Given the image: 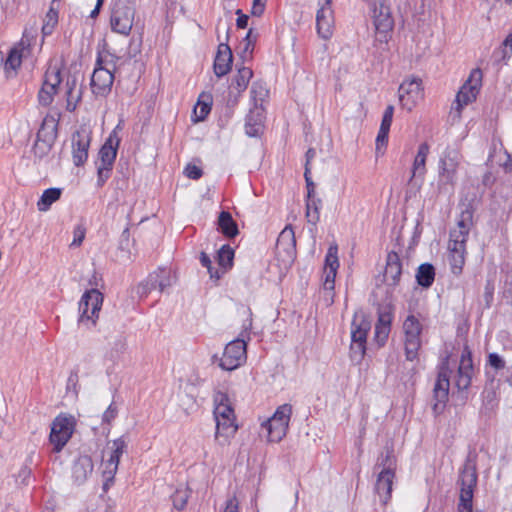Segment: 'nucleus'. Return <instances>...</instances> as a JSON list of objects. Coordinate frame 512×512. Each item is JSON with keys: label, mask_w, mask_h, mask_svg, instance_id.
Instances as JSON below:
<instances>
[{"label": "nucleus", "mask_w": 512, "mask_h": 512, "mask_svg": "<svg viewBox=\"0 0 512 512\" xmlns=\"http://www.w3.org/2000/svg\"><path fill=\"white\" fill-rule=\"evenodd\" d=\"M58 128V118L53 115H47L42 122L39 134L45 133L47 136L55 137Z\"/></svg>", "instance_id": "c03bdc74"}, {"label": "nucleus", "mask_w": 512, "mask_h": 512, "mask_svg": "<svg viewBox=\"0 0 512 512\" xmlns=\"http://www.w3.org/2000/svg\"><path fill=\"white\" fill-rule=\"evenodd\" d=\"M94 469L93 460L88 455H80L73 462L71 475L75 484L82 485L92 475Z\"/></svg>", "instance_id": "4be33fe9"}, {"label": "nucleus", "mask_w": 512, "mask_h": 512, "mask_svg": "<svg viewBox=\"0 0 512 512\" xmlns=\"http://www.w3.org/2000/svg\"><path fill=\"white\" fill-rule=\"evenodd\" d=\"M86 230L82 226H77L74 229V239L71 242L70 246L78 247L81 245L85 238Z\"/></svg>", "instance_id": "680f3d73"}, {"label": "nucleus", "mask_w": 512, "mask_h": 512, "mask_svg": "<svg viewBox=\"0 0 512 512\" xmlns=\"http://www.w3.org/2000/svg\"><path fill=\"white\" fill-rule=\"evenodd\" d=\"M503 46L504 48L499 52L501 54L499 61L506 65L512 56V31L504 39Z\"/></svg>", "instance_id": "5fc2aeb1"}, {"label": "nucleus", "mask_w": 512, "mask_h": 512, "mask_svg": "<svg viewBox=\"0 0 512 512\" xmlns=\"http://www.w3.org/2000/svg\"><path fill=\"white\" fill-rule=\"evenodd\" d=\"M488 363L491 367L495 368L496 370H500L505 367V361L497 353L489 354Z\"/></svg>", "instance_id": "052dcab7"}, {"label": "nucleus", "mask_w": 512, "mask_h": 512, "mask_svg": "<svg viewBox=\"0 0 512 512\" xmlns=\"http://www.w3.org/2000/svg\"><path fill=\"white\" fill-rule=\"evenodd\" d=\"M482 395L485 408L492 411L497 406V394L493 387V381H491L490 387H485Z\"/></svg>", "instance_id": "49530a36"}, {"label": "nucleus", "mask_w": 512, "mask_h": 512, "mask_svg": "<svg viewBox=\"0 0 512 512\" xmlns=\"http://www.w3.org/2000/svg\"><path fill=\"white\" fill-rule=\"evenodd\" d=\"M217 231L228 239H232L239 234L238 226H217Z\"/></svg>", "instance_id": "bf43d9fd"}, {"label": "nucleus", "mask_w": 512, "mask_h": 512, "mask_svg": "<svg viewBox=\"0 0 512 512\" xmlns=\"http://www.w3.org/2000/svg\"><path fill=\"white\" fill-rule=\"evenodd\" d=\"M62 82L61 66L58 63L50 62L43 78V83L51 85L59 90V85Z\"/></svg>", "instance_id": "c9c22d12"}, {"label": "nucleus", "mask_w": 512, "mask_h": 512, "mask_svg": "<svg viewBox=\"0 0 512 512\" xmlns=\"http://www.w3.org/2000/svg\"><path fill=\"white\" fill-rule=\"evenodd\" d=\"M253 76V71L249 67H241L237 70V74L232 79L231 89H236L238 95L244 92Z\"/></svg>", "instance_id": "473e14b6"}, {"label": "nucleus", "mask_w": 512, "mask_h": 512, "mask_svg": "<svg viewBox=\"0 0 512 512\" xmlns=\"http://www.w3.org/2000/svg\"><path fill=\"white\" fill-rule=\"evenodd\" d=\"M247 345L243 339H235L229 342L223 352V356L219 358V366L223 370L232 371L238 368L247 358ZM213 362L218 360L217 355L212 357Z\"/></svg>", "instance_id": "9d476101"}, {"label": "nucleus", "mask_w": 512, "mask_h": 512, "mask_svg": "<svg viewBox=\"0 0 512 512\" xmlns=\"http://www.w3.org/2000/svg\"><path fill=\"white\" fill-rule=\"evenodd\" d=\"M266 0H253L251 13L254 16H261L265 10Z\"/></svg>", "instance_id": "69168bd1"}, {"label": "nucleus", "mask_w": 512, "mask_h": 512, "mask_svg": "<svg viewBox=\"0 0 512 512\" xmlns=\"http://www.w3.org/2000/svg\"><path fill=\"white\" fill-rule=\"evenodd\" d=\"M200 262L202 266L207 268L212 279L219 280L224 274V271H220L219 269H215L212 267V261L210 257L204 252L201 253Z\"/></svg>", "instance_id": "603ef678"}, {"label": "nucleus", "mask_w": 512, "mask_h": 512, "mask_svg": "<svg viewBox=\"0 0 512 512\" xmlns=\"http://www.w3.org/2000/svg\"><path fill=\"white\" fill-rule=\"evenodd\" d=\"M269 96V90L263 82L256 81L252 84L250 97L253 104L252 108L264 107V103Z\"/></svg>", "instance_id": "f704fd0d"}, {"label": "nucleus", "mask_w": 512, "mask_h": 512, "mask_svg": "<svg viewBox=\"0 0 512 512\" xmlns=\"http://www.w3.org/2000/svg\"><path fill=\"white\" fill-rule=\"evenodd\" d=\"M396 466L397 459L394 454L393 445L386 444L376 460L374 470L381 469L379 472L395 473Z\"/></svg>", "instance_id": "c756f323"}, {"label": "nucleus", "mask_w": 512, "mask_h": 512, "mask_svg": "<svg viewBox=\"0 0 512 512\" xmlns=\"http://www.w3.org/2000/svg\"><path fill=\"white\" fill-rule=\"evenodd\" d=\"M58 23V12L50 8L48 12L46 13L44 24L42 26V33L44 36L50 35L56 24Z\"/></svg>", "instance_id": "a18cd8bd"}, {"label": "nucleus", "mask_w": 512, "mask_h": 512, "mask_svg": "<svg viewBox=\"0 0 512 512\" xmlns=\"http://www.w3.org/2000/svg\"><path fill=\"white\" fill-rule=\"evenodd\" d=\"M402 274V263L399 255L391 251L387 255L386 266L384 270V281L387 285L395 287L400 282V277Z\"/></svg>", "instance_id": "b1692460"}, {"label": "nucleus", "mask_w": 512, "mask_h": 512, "mask_svg": "<svg viewBox=\"0 0 512 512\" xmlns=\"http://www.w3.org/2000/svg\"><path fill=\"white\" fill-rule=\"evenodd\" d=\"M394 478L395 473L379 472L377 475L374 492L382 505H386L391 498Z\"/></svg>", "instance_id": "a878e982"}, {"label": "nucleus", "mask_w": 512, "mask_h": 512, "mask_svg": "<svg viewBox=\"0 0 512 512\" xmlns=\"http://www.w3.org/2000/svg\"><path fill=\"white\" fill-rule=\"evenodd\" d=\"M265 108H250L246 116L245 132L250 137L258 136L264 129Z\"/></svg>", "instance_id": "393cba45"}, {"label": "nucleus", "mask_w": 512, "mask_h": 512, "mask_svg": "<svg viewBox=\"0 0 512 512\" xmlns=\"http://www.w3.org/2000/svg\"><path fill=\"white\" fill-rule=\"evenodd\" d=\"M461 492L458 512H472L473 491L477 483L476 462L472 455H468L460 471Z\"/></svg>", "instance_id": "39448f33"}, {"label": "nucleus", "mask_w": 512, "mask_h": 512, "mask_svg": "<svg viewBox=\"0 0 512 512\" xmlns=\"http://www.w3.org/2000/svg\"><path fill=\"white\" fill-rule=\"evenodd\" d=\"M90 137L86 133L76 132L72 137V157L76 166L83 165L88 158Z\"/></svg>", "instance_id": "5701e85b"}, {"label": "nucleus", "mask_w": 512, "mask_h": 512, "mask_svg": "<svg viewBox=\"0 0 512 512\" xmlns=\"http://www.w3.org/2000/svg\"><path fill=\"white\" fill-rule=\"evenodd\" d=\"M469 235V226H457L450 231L448 244V261L453 274L459 275L465 264L466 241Z\"/></svg>", "instance_id": "20e7f679"}, {"label": "nucleus", "mask_w": 512, "mask_h": 512, "mask_svg": "<svg viewBox=\"0 0 512 512\" xmlns=\"http://www.w3.org/2000/svg\"><path fill=\"white\" fill-rule=\"evenodd\" d=\"M189 492L187 489H177L172 495L173 506L177 510H183L187 504Z\"/></svg>", "instance_id": "09e8293b"}, {"label": "nucleus", "mask_w": 512, "mask_h": 512, "mask_svg": "<svg viewBox=\"0 0 512 512\" xmlns=\"http://www.w3.org/2000/svg\"><path fill=\"white\" fill-rule=\"evenodd\" d=\"M117 413L118 411L114 404H110L107 410L103 413V422L110 424L116 418Z\"/></svg>", "instance_id": "0e129e2a"}, {"label": "nucleus", "mask_w": 512, "mask_h": 512, "mask_svg": "<svg viewBox=\"0 0 512 512\" xmlns=\"http://www.w3.org/2000/svg\"><path fill=\"white\" fill-rule=\"evenodd\" d=\"M35 35H36V28H26L23 32V36H22V39H21V42L20 44L21 45H27V46H30L32 41L34 40L35 38Z\"/></svg>", "instance_id": "e2e57ef3"}, {"label": "nucleus", "mask_w": 512, "mask_h": 512, "mask_svg": "<svg viewBox=\"0 0 512 512\" xmlns=\"http://www.w3.org/2000/svg\"><path fill=\"white\" fill-rule=\"evenodd\" d=\"M224 512H238V503L236 498H230L226 501Z\"/></svg>", "instance_id": "774afa93"}, {"label": "nucleus", "mask_w": 512, "mask_h": 512, "mask_svg": "<svg viewBox=\"0 0 512 512\" xmlns=\"http://www.w3.org/2000/svg\"><path fill=\"white\" fill-rule=\"evenodd\" d=\"M483 73L481 69L475 68L470 72L468 79L461 86L452 104L449 119L452 124L460 121L462 110L465 106L476 100L482 86Z\"/></svg>", "instance_id": "f03ea898"}, {"label": "nucleus", "mask_w": 512, "mask_h": 512, "mask_svg": "<svg viewBox=\"0 0 512 512\" xmlns=\"http://www.w3.org/2000/svg\"><path fill=\"white\" fill-rule=\"evenodd\" d=\"M366 352V344L351 341L350 359L355 363H360Z\"/></svg>", "instance_id": "8fccbe9b"}, {"label": "nucleus", "mask_w": 512, "mask_h": 512, "mask_svg": "<svg viewBox=\"0 0 512 512\" xmlns=\"http://www.w3.org/2000/svg\"><path fill=\"white\" fill-rule=\"evenodd\" d=\"M127 448V442L124 437H120L115 439L112 442V452L105 464V469L103 471V476L105 478V483L103 484V489L107 490L109 487V482H112L114 476L117 472L118 465L120 462V457L123 455Z\"/></svg>", "instance_id": "aec40b11"}, {"label": "nucleus", "mask_w": 512, "mask_h": 512, "mask_svg": "<svg viewBox=\"0 0 512 512\" xmlns=\"http://www.w3.org/2000/svg\"><path fill=\"white\" fill-rule=\"evenodd\" d=\"M422 180H423V178H421V180H419V178H412V175L410 176V179L408 181L407 188L405 191V199L406 200H409V199L415 197L419 193L421 186H422Z\"/></svg>", "instance_id": "864d4df0"}, {"label": "nucleus", "mask_w": 512, "mask_h": 512, "mask_svg": "<svg viewBox=\"0 0 512 512\" xmlns=\"http://www.w3.org/2000/svg\"><path fill=\"white\" fill-rule=\"evenodd\" d=\"M234 250L229 245H223L217 252V262L221 271L226 272L233 266Z\"/></svg>", "instance_id": "58836bf2"}, {"label": "nucleus", "mask_w": 512, "mask_h": 512, "mask_svg": "<svg viewBox=\"0 0 512 512\" xmlns=\"http://www.w3.org/2000/svg\"><path fill=\"white\" fill-rule=\"evenodd\" d=\"M398 92L401 106L411 111L424 98L421 78L411 77L405 79L401 83Z\"/></svg>", "instance_id": "dca6fc26"}, {"label": "nucleus", "mask_w": 512, "mask_h": 512, "mask_svg": "<svg viewBox=\"0 0 512 512\" xmlns=\"http://www.w3.org/2000/svg\"><path fill=\"white\" fill-rule=\"evenodd\" d=\"M236 14L238 15L236 19V26L240 29H244L248 25L249 17L242 13L241 10H237Z\"/></svg>", "instance_id": "338daca9"}, {"label": "nucleus", "mask_w": 512, "mask_h": 512, "mask_svg": "<svg viewBox=\"0 0 512 512\" xmlns=\"http://www.w3.org/2000/svg\"><path fill=\"white\" fill-rule=\"evenodd\" d=\"M232 51L227 44L221 43L218 46L214 60V72L218 77L226 75L231 70Z\"/></svg>", "instance_id": "bb28decb"}, {"label": "nucleus", "mask_w": 512, "mask_h": 512, "mask_svg": "<svg viewBox=\"0 0 512 512\" xmlns=\"http://www.w3.org/2000/svg\"><path fill=\"white\" fill-rule=\"evenodd\" d=\"M474 374V366L472 361V353L468 346H465L457 371L455 386L461 396L462 401L467 400V390L471 385L472 377Z\"/></svg>", "instance_id": "f3484780"}, {"label": "nucleus", "mask_w": 512, "mask_h": 512, "mask_svg": "<svg viewBox=\"0 0 512 512\" xmlns=\"http://www.w3.org/2000/svg\"><path fill=\"white\" fill-rule=\"evenodd\" d=\"M66 109L74 111L82 97V87L75 76H69L65 82Z\"/></svg>", "instance_id": "cd10ccee"}, {"label": "nucleus", "mask_w": 512, "mask_h": 512, "mask_svg": "<svg viewBox=\"0 0 512 512\" xmlns=\"http://www.w3.org/2000/svg\"><path fill=\"white\" fill-rule=\"evenodd\" d=\"M22 63V54L18 48H13L10 50L5 63L4 68L7 73L15 72Z\"/></svg>", "instance_id": "79ce46f5"}, {"label": "nucleus", "mask_w": 512, "mask_h": 512, "mask_svg": "<svg viewBox=\"0 0 512 512\" xmlns=\"http://www.w3.org/2000/svg\"><path fill=\"white\" fill-rule=\"evenodd\" d=\"M158 274V291L160 293L164 292L166 288L172 285V278L170 275V271L165 268H159L157 270Z\"/></svg>", "instance_id": "3c124183"}, {"label": "nucleus", "mask_w": 512, "mask_h": 512, "mask_svg": "<svg viewBox=\"0 0 512 512\" xmlns=\"http://www.w3.org/2000/svg\"><path fill=\"white\" fill-rule=\"evenodd\" d=\"M463 157L458 149L447 148L439 160V181L454 186Z\"/></svg>", "instance_id": "9b49d317"}, {"label": "nucleus", "mask_w": 512, "mask_h": 512, "mask_svg": "<svg viewBox=\"0 0 512 512\" xmlns=\"http://www.w3.org/2000/svg\"><path fill=\"white\" fill-rule=\"evenodd\" d=\"M435 279V268L430 263H423L418 267L416 273L417 283L423 288L432 286Z\"/></svg>", "instance_id": "72a5a7b5"}, {"label": "nucleus", "mask_w": 512, "mask_h": 512, "mask_svg": "<svg viewBox=\"0 0 512 512\" xmlns=\"http://www.w3.org/2000/svg\"><path fill=\"white\" fill-rule=\"evenodd\" d=\"M74 431V418L67 415L57 416L51 425L50 443L55 452H60L67 444Z\"/></svg>", "instance_id": "4468645a"}, {"label": "nucleus", "mask_w": 512, "mask_h": 512, "mask_svg": "<svg viewBox=\"0 0 512 512\" xmlns=\"http://www.w3.org/2000/svg\"><path fill=\"white\" fill-rule=\"evenodd\" d=\"M429 152L430 146L428 143L423 142L419 145L411 168L412 178H423L426 174V161Z\"/></svg>", "instance_id": "7c9ffc66"}, {"label": "nucleus", "mask_w": 512, "mask_h": 512, "mask_svg": "<svg viewBox=\"0 0 512 512\" xmlns=\"http://www.w3.org/2000/svg\"><path fill=\"white\" fill-rule=\"evenodd\" d=\"M292 415V406L283 404L277 408L272 417H270L262 426L267 430V437L270 442H280L286 435L290 418Z\"/></svg>", "instance_id": "1a4fd4ad"}, {"label": "nucleus", "mask_w": 512, "mask_h": 512, "mask_svg": "<svg viewBox=\"0 0 512 512\" xmlns=\"http://www.w3.org/2000/svg\"><path fill=\"white\" fill-rule=\"evenodd\" d=\"M256 41H257V34H254L253 30L249 29L246 37L243 40V42H244L243 52L251 54L254 49V45H255Z\"/></svg>", "instance_id": "6e6d98bb"}, {"label": "nucleus", "mask_w": 512, "mask_h": 512, "mask_svg": "<svg viewBox=\"0 0 512 512\" xmlns=\"http://www.w3.org/2000/svg\"><path fill=\"white\" fill-rule=\"evenodd\" d=\"M61 194L62 189L60 188L46 189L37 202L38 209L40 211H47L54 202L60 199Z\"/></svg>", "instance_id": "e433bc0d"}, {"label": "nucleus", "mask_w": 512, "mask_h": 512, "mask_svg": "<svg viewBox=\"0 0 512 512\" xmlns=\"http://www.w3.org/2000/svg\"><path fill=\"white\" fill-rule=\"evenodd\" d=\"M389 131L379 129L376 137V152L379 153L388 143Z\"/></svg>", "instance_id": "13d9d810"}, {"label": "nucleus", "mask_w": 512, "mask_h": 512, "mask_svg": "<svg viewBox=\"0 0 512 512\" xmlns=\"http://www.w3.org/2000/svg\"><path fill=\"white\" fill-rule=\"evenodd\" d=\"M58 93V89L52 87L51 85H46L42 83V87L38 93V101L42 106H49L52 104L54 100V96Z\"/></svg>", "instance_id": "37998d69"}, {"label": "nucleus", "mask_w": 512, "mask_h": 512, "mask_svg": "<svg viewBox=\"0 0 512 512\" xmlns=\"http://www.w3.org/2000/svg\"><path fill=\"white\" fill-rule=\"evenodd\" d=\"M135 11L132 7L117 4L115 5L110 19L111 28L114 32L128 36L134 22Z\"/></svg>", "instance_id": "a211bd4d"}, {"label": "nucleus", "mask_w": 512, "mask_h": 512, "mask_svg": "<svg viewBox=\"0 0 512 512\" xmlns=\"http://www.w3.org/2000/svg\"><path fill=\"white\" fill-rule=\"evenodd\" d=\"M332 0H319V9L316 13V29L318 35L328 40L333 35L334 12L331 6Z\"/></svg>", "instance_id": "6ab92c4d"}, {"label": "nucleus", "mask_w": 512, "mask_h": 512, "mask_svg": "<svg viewBox=\"0 0 512 512\" xmlns=\"http://www.w3.org/2000/svg\"><path fill=\"white\" fill-rule=\"evenodd\" d=\"M114 69L113 55L99 53L90 83L92 93L96 97H106L111 92L114 82Z\"/></svg>", "instance_id": "7ed1b4c3"}, {"label": "nucleus", "mask_w": 512, "mask_h": 512, "mask_svg": "<svg viewBox=\"0 0 512 512\" xmlns=\"http://www.w3.org/2000/svg\"><path fill=\"white\" fill-rule=\"evenodd\" d=\"M102 303L103 294L99 290H87L79 301V323L91 322L92 325H95Z\"/></svg>", "instance_id": "ddd939ff"}, {"label": "nucleus", "mask_w": 512, "mask_h": 512, "mask_svg": "<svg viewBox=\"0 0 512 512\" xmlns=\"http://www.w3.org/2000/svg\"><path fill=\"white\" fill-rule=\"evenodd\" d=\"M293 226H285L276 241V261L280 273L287 272L296 258V237Z\"/></svg>", "instance_id": "423d86ee"}, {"label": "nucleus", "mask_w": 512, "mask_h": 512, "mask_svg": "<svg viewBox=\"0 0 512 512\" xmlns=\"http://www.w3.org/2000/svg\"><path fill=\"white\" fill-rule=\"evenodd\" d=\"M451 373L449 359L446 357L439 367L438 376L433 389L435 403L432 408L435 414L441 413L448 401Z\"/></svg>", "instance_id": "f8f14e48"}, {"label": "nucleus", "mask_w": 512, "mask_h": 512, "mask_svg": "<svg viewBox=\"0 0 512 512\" xmlns=\"http://www.w3.org/2000/svg\"><path fill=\"white\" fill-rule=\"evenodd\" d=\"M212 98L209 94H201L194 107L196 121L204 120L211 111Z\"/></svg>", "instance_id": "4c0bfd02"}, {"label": "nucleus", "mask_w": 512, "mask_h": 512, "mask_svg": "<svg viewBox=\"0 0 512 512\" xmlns=\"http://www.w3.org/2000/svg\"><path fill=\"white\" fill-rule=\"evenodd\" d=\"M403 330L405 333V356L408 361H413L418 357L421 347L422 326L414 315H409L403 323Z\"/></svg>", "instance_id": "2eb2a0df"}, {"label": "nucleus", "mask_w": 512, "mask_h": 512, "mask_svg": "<svg viewBox=\"0 0 512 512\" xmlns=\"http://www.w3.org/2000/svg\"><path fill=\"white\" fill-rule=\"evenodd\" d=\"M120 141L121 139L116 129H114L99 151L100 163L97 168L98 186H103L111 175Z\"/></svg>", "instance_id": "0eeeda50"}, {"label": "nucleus", "mask_w": 512, "mask_h": 512, "mask_svg": "<svg viewBox=\"0 0 512 512\" xmlns=\"http://www.w3.org/2000/svg\"><path fill=\"white\" fill-rule=\"evenodd\" d=\"M392 316L388 312H380L375 325L374 339L379 346H383L391 330Z\"/></svg>", "instance_id": "2f4dec72"}, {"label": "nucleus", "mask_w": 512, "mask_h": 512, "mask_svg": "<svg viewBox=\"0 0 512 512\" xmlns=\"http://www.w3.org/2000/svg\"><path fill=\"white\" fill-rule=\"evenodd\" d=\"M459 215L456 224H472L474 208L470 202H460L458 205Z\"/></svg>", "instance_id": "a19ab883"}, {"label": "nucleus", "mask_w": 512, "mask_h": 512, "mask_svg": "<svg viewBox=\"0 0 512 512\" xmlns=\"http://www.w3.org/2000/svg\"><path fill=\"white\" fill-rule=\"evenodd\" d=\"M154 290H158V274L157 271L149 274L147 279L141 282L137 287V294L140 297L147 296Z\"/></svg>", "instance_id": "ea45409f"}, {"label": "nucleus", "mask_w": 512, "mask_h": 512, "mask_svg": "<svg viewBox=\"0 0 512 512\" xmlns=\"http://www.w3.org/2000/svg\"><path fill=\"white\" fill-rule=\"evenodd\" d=\"M316 156V151L313 148H310L306 152V163H305V172L304 177L307 184L308 194L310 195L311 191L314 188V184L312 182L311 176H310V162L314 159Z\"/></svg>", "instance_id": "de8ad7c7"}, {"label": "nucleus", "mask_w": 512, "mask_h": 512, "mask_svg": "<svg viewBox=\"0 0 512 512\" xmlns=\"http://www.w3.org/2000/svg\"><path fill=\"white\" fill-rule=\"evenodd\" d=\"M369 10L377 39L387 42L388 35L394 27L390 6L385 0H369Z\"/></svg>", "instance_id": "6e6552de"}, {"label": "nucleus", "mask_w": 512, "mask_h": 512, "mask_svg": "<svg viewBox=\"0 0 512 512\" xmlns=\"http://www.w3.org/2000/svg\"><path fill=\"white\" fill-rule=\"evenodd\" d=\"M213 401L215 406L213 413L216 421L215 438L219 441L220 438H223L226 443L238 429L235 424L234 409L228 395L222 391H215Z\"/></svg>", "instance_id": "f257e3e1"}, {"label": "nucleus", "mask_w": 512, "mask_h": 512, "mask_svg": "<svg viewBox=\"0 0 512 512\" xmlns=\"http://www.w3.org/2000/svg\"><path fill=\"white\" fill-rule=\"evenodd\" d=\"M184 174L189 179L198 180L202 177L203 171L200 167L194 164H188L184 169Z\"/></svg>", "instance_id": "4d7b16f0"}, {"label": "nucleus", "mask_w": 512, "mask_h": 512, "mask_svg": "<svg viewBox=\"0 0 512 512\" xmlns=\"http://www.w3.org/2000/svg\"><path fill=\"white\" fill-rule=\"evenodd\" d=\"M370 329L371 322L363 314H355L351 325V341L366 344Z\"/></svg>", "instance_id": "c85d7f7f"}, {"label": "nucleus", "mask_w": 512, "mask_h": 512, "mask_svg": "<svg viewBox=\"0 0 512 512\" xmlns=\"http://www.w3.org/2000/svg\"><path fill=\"white\" fill-rule=\"evenodd\" d=\"M337 251L336 245L330 246L325 257L323 286L326 290H334L335 287V278L339 268Z\"/></svg>", "instance_id": "412c9836"}]
</instances>
